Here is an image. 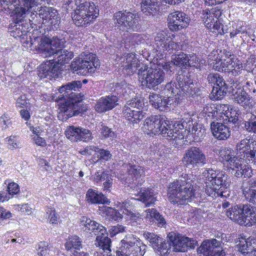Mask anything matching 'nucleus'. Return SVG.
<instances>
[{
	"instance_id": "obj_1",
	"label": "nucleus",
	"mask_w": 256,
	"mask_h": 256,
	"mask_svg": "<svg viewBox=\"0 0 256 256\" xmlns=\"http://www.w3.org/2000/svg\"><path fill=\"white\" fill-rule=\"evenodd\" d=\"M67 9L74 11L72 19L78 26H87L98 17L99 10L93 2L86 0H67Z\"/></svg>"
},
{
	"instance_id": "obj_2",
	"label": "nucleus",
	"mask_w": 256,
	"mask_h": 256,
	"mask_svg": "<svg viewBox=\"0 0 256 256\" xmlns=\"http://www.w3.org/2000/svg\"><path fill=\"white\" fill-rule=\"evenodd\" d=\"M206 192L212 197L226 198L230 196L228 176L222 172L208 170L204 173Z\"/></svg>"
},
{
	"instance_id": "obj_3",
	"label": "nucleus",
	"mask_w": 256,
	"mask_h": 256,
	"mask_svg": "<svg viewBox=\"0 0 256 256\" xmlns=\"http://www.w3.org/2000/svg\"><path fill=\"white\" fill-rule=\"evenodd\" d=\"M193 183L192 180L186 177L171 183L168 188L169 200L180 204L190 202L194 196Z\"/></svg>"
},
{
	"instance_id": "obj_4",
	"label": "nucleus",
	"mask_w": 256,
	"mask_h": 256,
	"mask_svg": "<svg viewBox=\"0 0 256 256\" xmlns=\"http://www.w3.org/2000/svg\"><path fill=\"white\" fill-rule=\"evenodd\" d=\"M80 224L84 231L96 236V244L106 252L108 255H111V240L108 236L105 228L86 216L81 218Z\"/></svg>"
},
{
	"instance_id": "obj_5",
	"label": "nucleus",
	"mask_w": 256,
	"mask_h": 256,
	"mask_svg": "<svg viewBox=\"0 0 256 256\" xmlns=\"http://www.w3.org/2000/svg\"><path fill=\"white\" fill-rule=\"evenodd\" d=\"M220 160L232 168V172L238 178L250 177L251 168L246 164V162L240 159L238 156H234V150L228 148H222L219 150Z\"/></svg>"
},
{
	"instance_id": "obj_6",
	"label": "nucleus",
	"mask_w": 256,
	"mask_h": 256,
	"mask_svg": "<svg viewBox=\"0 0 256 256\" xmlns=\"http://www.w3.org/2000/svg\"><path fill=\"white\" fill-rule=\"evenodd\" d=\"M99 66L100 62L96 55L88 52L74 59L71 63L70 69L78 75L86 76L89 73H94Z\"/></svg>"
},
{
	"instance_id": "obj_7",
	"label": "nucleus",
	"mask_w": 256,
	"mask_h": 256,
	"mask_svg": "<svg viewBox=\"0 0 256 256\" xmlns=\"http://www.w3.org/2000/svg\"><path fill=\"white\" fill-rule=\"evenodd\" d=\"M160 64H154L150 68L138 72L139 80L142 86L150 89L156 90L164 80L165 74Z\"/></svg>"
},
{
	"instance_id": "obj_8",
	"label": "nucleus",
	"mask_w": 256,
	"mask_h": 256,
	"mask_svg": "<svg viewBox=\"0 0 256 256\" xmlns=\"http://www.w3.org/2000/svg\"><path fill=\"white\" fill-rule=\"evenodd\" d=\"M30 41L26 40L27 47H32L34 46L41 50L42 55L45 57L48 56V51L50 50H58L64 46L66 40L64 38H60L57 36H54L52 39L46 36L38 37L33 36H30ZM25 44V42H24Z\"/></svg>"
},
{
	"instance_id": "obj_9",
	"label": "nucleus",
	"mask_w": 256,
	"mask_h": 256,
	"mask_svg": "<svg viewBox=\"0 0 256 256\" xmlns=\"http://www.w3.org/2000/svg\"><path fill=\"white\" fill-rule=\"evenodd\" d=\"M36 2V0H0V6L16 14V19L23 20Z\"/></svg>"
},
{
	"instance_id": "obj_10",
	"label": "nucleus",
	"mask_w": 256,
	"mask_h": 256,
	"mask_svg": "<svg viewBox=\"0 0 256 256\" xmlns=\"http://www.w3.org/2000/svg\"><path fill=\"white\" fill-rule=\"evenodd\" d=\"M65 102L62 104L59 108L58 117L62 121L66 120L70 118L82 114L87 108L82 102V98L77 99L63 98Z\"/></svg>"
},
{
	"instance_id": "obj_11",
	"label": "nucleus",
	"mask_w": 256,
	"mask_h": 256,
	"mask_svg": "<svg viewBox=\"0 0 256 256\" xmlns=\"http://www.w3.org/2000/svg\"><path fill=\"white\" fill-rule=\"evenodd\" d=\"M122 246L116 251L117 256H143L146 246L132 235L126 236L121 241Z\"/></svg>"
},
{
	"instance_id": "obj_12",
	"label": "nucleus",
	"mask_w": 256,
	"mask_h": 256,
	"mask_svg": "<svg viewBox=\"0 0 256 256\" xmlns=\"http://www.w3.org/2000/svg\"><path fill=\"white\" fill-rule=\"evenodd\" d=\"M200 14L203 22L210 30L220 34L225 33L218 19L222 14L220 8L216 7L210 10H204L200 12Z\"/></svg>"
},
{
	"instance_id": "obj_13",
	"label": "nucleus",
	"mask_w": 256,
	"mask_h": 256,
	"mask_svg": "<svg viewBox=\"0 0 256 256\" xmlns=\"http://www.w3.org/2000/svg\"><path fill=\"white\" fill-rule=\"evenodd\" d=\"M170 124V122L164 116H152L144 120L142 129L148 134H160L163 136V132L168 130Z\"/></svg>"
},
{
	"instance_id": "obj_14",
	"label": "nucleus",
	"mask_w": 256,
	"mask_h": 256,
	"mask_svg": "<svg viewBox=\"0 0 256 256\" xmlns=\"http://www.w3.org/2000/svg\"><path fill=\"white\" fill-rule=\"evenodd\" d=\"M236 154L240 159L245 158L256 164V141L250 136L242 140L236 145Z\"/></svg>"
},
{
	"instance_id": "obj_15",
	"label": "nucleus",
	"mask_w": 256,
	"mask_h": 256,
	"mask_svg": "<svg viewBox=\"0 0 256 256\" xmlns=\"http://www.w3.org/2000/svg\"><path fill=\"white\" fill-rule=\"evenodd\" d=\"M114 17L116 26L120 31L128 32L136 28L138 20L135 14L126 10L119 11Z\"/></svg>"
},
{
	"instance_id": "obj_16",
	"label": "nucleus",
	"mask_w": 256,
	"mask_h": 256,
	"mask_svg": "<svg viewBox=\"0 0 256 256\" xmlns=\"http://www.w3.org/2000/svg\"><path fill=\"white\" fill-rule=\"evenodd\" d=\"M144 102L138 98L128 101L123 108L124 116L132 123H138L144 116Z\"/></svg>"
},
{
	"instance_id": "obj_17",
	"label": "nucleus",
	"mask_w": 256,
	"mask_h": 256,
	"mask_svg": "<svg viewBox=\"0 0 256 256\" xmlns=\"http://www.w3.org/2000/svg\"><path fill=\"white\" fill-rule=\"evenodd\" d=\"M182 160L185 165L192 168L203 166L207 162L202 150L195 146H192L186 151Z\"/></svg>"
},
{
	"instance_id": "obj_18",
	"label": "nucleus",
	"mask_w": 256,
	"mask_h": 256,
	"mask_svg": "<svg viewBox=\"0 0 256 256\" xmlns=\"http://www.w3.org/2000/svg\"><path fill=\"white\" fill-rule=\"evenodd\" d=\"M178 126L180 129L184 128L185 132L187 130V133H190V134L193 136L194 140L196 142L203 138L206 134L205 128H202L200 124L194 125L191 116L188 114H184L182 120L181 124H178Z\"/></svg>"
},
{
	"instance_id": "obj_19",
	"label": "nucleus",
	"mask_w": 256,
	"mask_h": 256,
	"mask_svg": "<svg viewBox=\"0 0 256 256\" xmlns=\"http://www.w3.org/2000/svg\"><path fill=\"white\" fill-rule=\"evenodd\" d=\"M198 251L204 256H225V252L222 246V242L215 238L203 242Z\"/></svg>"
},
{
	"instance_id": "obj_20",
	"label": "nucleus",
	"mask_w": 256,
	"mask_h": 256,
	"mask_svg": "<svg viewBox=\"0 0 256 256\" xmlns=\"http://www.w3.org/2000/svg\"><path fill=\"white\" fill-rule=\"evenodd\" d=\"M155 49L161 55L166 52L170 50H176L178 48V44L172 41L168 36L166 33L161 31L156 34L154 38Z\"/></svg>"
},
{
	"instance_id": "obj_21",
	"label": "nucleus",
	"mask_w": 256,
	"mask_h": 256,
	"mask_svg": "<svg viewBox=\"0 0 256 256\" xmlns=\"http://www.w3.org/2000/svg\"><path fill=\"white\" fill-rule=\"evenodd\" d=\"M38 14L43 20V23H48L52 29L59 28L60 18L57 10L52 7L41 6L38 10Z\"/></svg>"
},
{
	"instance_id": "obj_22",
	"label": "nucleus",
	"mask_w": 256,
	"mask_h": 256,
	"mask_svg": "<svg viewBox=\"0 0 256 256\" xmlns=\"http://www.w3.org/2000/svg\"><path fill=\"white\" fill-rule=\"evenodd\" d=\"M169 238L172 244V251L176 252H185L188 248H194L196 245L195 240L182 235H171Z\"/></svg>"
},
{
	"instance_id": "obj_23",
	"label": "nucleus",
	"mask_w": 256,
	"mask_h": 256,
	"mask_svg": "<svg viewBox=\"0 0 256 256\" xmlns=\"http://www.w3.org/2000/svg\"><path fill=\"white\" fill-rule=\"evenodd\" d=\"M168 27L172 31H178L186 28L190 21L189 17L180 11L170 13L168 16Z\"/></svg>"
},
{
	"instance_id": "obj_24",
	"label": "nucleus",
	"mask_w": 256,
	"mask_h": 256,
	"mask_svg": "<svg viewBox=\"0 0 256 256\" xmlns=\"http://www.w3.org/2000/svg\"><path fill=\"white\" fill-rule=\"evenodd\" d=\"M116 61L119 66L123 68L124 73L132 75L135 72L139 66V62L133 54H124L121 56H117Z\"/></svg>"
},
{
	"instance_id": "obj_25",
	"label": "nucleus",
	"mask_w": 256,
	"mask_h": 256,
	"mask_svg": "<svg viewBox=\"0 0 256 256\" xmlns=\"http://www.w3.org/2000/svg\"><path fill=\"white\" fill-rule=\"evenodd\" d=\"M209 83L214 84L212 93L216 99H220L226 94L228 85L222 76L217 73H210L208 76Z\"/></svg>"
},
{
	"instance_id": "obj_26",
	"label": "nucleus",
	"mask_w": 256,
	"mask_h": 256,
	"mask_svg": "<svg viewBox=\"0 0 256 256\" xmlns=\"http://www.w3.org/2000/svg\"><path fill=\"white\" fill-rule=\"evenodd\" d=\"M14 16V22L11 24L9 28V32L10 33L11 36L14 37L16 38H20L24 40V36H26V39H28V24L24 22V19L21 20L20 18L16 19V14ZM31 36H29V37ZM30 40H22V42L25 44L24 46H26V44H24V42H26V40L30 41Z\"/></svg>"
},
{
	"instance_id": "obj_27",
	"label": "nucleus",
	"mask_w": 256,
	"mask_h": 256,
	"mask_svg": "<svg viewBox=\"0 0 256 256\" xmlns=\"http://www.w3.org/2000/svg\"><path fill=\"white\" fill-rule=\"evenodd\" d=\"M60 70V66L54 60H50L40 64L38 69V76L40 78L52 79L58 78Z\"/></svg>"
},
{
	"instance_id": "obj_28",
	"label": "nucleus",
	"mask_w": 256,
	"mask_h": 256,
	"mask_svg": "<svg viewBox=\"0 0 256 256\" xmlns=\"http://www.w3.org/2000/svg\"><path fill=\"white\" fill-rule=\"evenodd\" d=\"M131 188L134 192L136 191V193L132 194L137 198H133V199L142 201L146 204V206L148 207L152 204H154L156 200V198L154 196L156 193L152 188H140L138 184L136 186H132Z\"/></svg>"
},
{
	"instance_id": "obj_29",
	"label": "nucleus",
	"mask_w": 256,
	"mask_h": 256,
	"mask_svg": "<svg viewBox=\"0 0 256 256\" xmlns=\"http://www.w3.org/2000/svg\"><path fill=\"white\" fill-rule=\"evenodd\" d=\"M176 80L178 88L180 90V96L184 94H192L195 93L194 84L188 72L182 71L180 72L176 76Z\"/></svg>"
},
{
	"instance_id": "obj_30",
	"label": "nucleus",
	"mask_w": 256,
	"mask_h": 256,
	"mask_svg": "<svg viewBox=\"0 0 256 256\" xmlns=\"http://www.w3.org/2000/svg\"><path fill=\"white\" fill-rule=\"evenodd\" d=\"M255 238L252 234L247 238L244 235H240L238 238V242L236 246L238 251L244 256H252L256 251Z\"/></svg>"
},
{
	"instance_id": "obj_31",
	"label": "nucleus",
	"mask_w": 256,
	"mask_h": 256,
	"mask_svg": "<svg viewBox=\"0 0 256 256\" xmlns=\"http://www.w3.org/2000/svg\"><path fill=\"white\" fill-rule=\"evenodd\" d=\"M82 84L80 80H74L61 86L58 90L62 98L77 99L78 97L82 98L80 93H78L82 87Z\"/></svg>"
},
{
	"instance_id": "obj_32",
	"label": "nucleus",
	"mask_w": 256,
	"mask_h": 256,
	"mask_svg": "<svg viewBox=\"0 0 256 256\" xmlns=\"http://www.w3.org/2000/svg\"><path fill=\"white\" fill-rule=\"evenodd\" d=\"M118 98L116 96L102 97L97 101L96 104V110L99 113L110 110L118 104Z\"/></svg>"
},
{
	"instance_id": "obj_33",
	"label": "nucleus",
	"mask_w": 256,
	"mask_h": 256,
	"mask_svg": "<svg viewBox=\"0 0 256 256\" xmlns=\"http://www.w3.org/2000/svg\"><path fill=\"white\" fill-rule=\"evenodd\" d=\"M242 190L244 197L246 200L256 205V179L251 180L244 183Z\"/></svg>"
},
{
	"instance_id": "obj_34",
	"label": "nucleus",
	"mask_w": 256,
	"mask_h": 256,
	"mask_svg": "<svg viewBox=\"0 0 256 256\" xmlns=\"http://www.w3.org/2000/svg\"><path fill=\"white\" fill-rule=\"evenodd\" d=\"M48 52V56H53L55 62L58 65L68 63L74 57L72 51L64 48H60L58 50H50Z\"/></svg>"
},
{
	"instance_id": "obj_35",
	"label": "nucleus",
	"mask_w": 256,
	"mask_h": 256,
	"mask_svg": "<svg viewBox=\"0 0 256 256\" xmlns=\"http://www.w3.org/2000/svg\"><path fill=\"white\" fill-rule=\"evenodd\" d=\"M242 218L244 224L242 226H250L256 224V207L250 204L242 206Z\"/></svg>"
},
{
	"instance_id": "obj_36",
	"label": "nucleus",
	"mask_w": 256,
	"mask_h": 256,
	"mask_svg": "<svg viewBox=\"0 0 256 256\" xmlns=\"http://www.w3.org/2000/svg\"><path fill=\"white\" fill-rule=\"evenodd\" d=\"M214 136L220 140H225L230 136L228 127L222 123L213 122L210 125Z\"/></svg>"
},
{
	"instance_id": "obj_37",
	"label": "nucleus",
	"mask_w": 256,
	"mask_h": 256,
	"mask_svg": "<svg viewBox=\"0 0 256 256\" xmlns=\"http://www.w3.org/2000/svg\"><path fill=\"white\" fill-rule=\"evenodd\" d=\"M224 72L231 74L233 76L239 75L242 70V63L238 59L230 58L224 60Z\"/></svg>"
},
{
	"instance_id": "obj_38",
	"label": "nucleus",
	"mask_w": 256,
	"mask_h": 256,
	"mask_svg": "<svg viewBox=\"0 0 256 256\" xmlns=\"http://www.w3.org/2000/svg\"><path fill=\"white\" fill-rule=\"evenodd\" d=\"M66 250L70 254H77L78 250L82 248V240L79 236L74 235L68 237L64 244Z\"/></svg>"
},
{
	"instance_id": "obj_39",
	"label": "nucleus",
	"mask_w": 256,
	"mask_h": 256,
	"mask_svg": "<svg viewBox=\"0 0 256 256\" xmlns=\"http://www.w3.org/2000/svg\"><path fill=\"white\" fill-rule=\"evenodd\" d=\"M188 56L187 55L183 52L179 54L174 56L171 62H162V66L166 70L172 72V65H175L179 66H188Z\"/></svg>"
},
{
	"instance_id": "obj_40",
	"label": "nucleus",
	"mask_w": 256,
	"mask_h": 256,
	"mask_svg": "<svg viewBox=\"0 0 256 256\" xmlns=\"http://www.w3.org/2000/svg\"><path fill=\"white\" fill-rule=\"evenodd\" d=\"M175 126V124H170L166 132H163V136L168 140H175L183 139L185 136L184 128L180 129L178 126Z\"/></svg>"
},
{
	"instance_id": "obj_41",
	"label": "nucleus",
	"mask_w": 256,
	"mask_h": 256,
	"mask_svg": "<svg viewBox=\"0 0 256 256\" xmlns=\"http://www.w3.org/2000/svg\"><path fill=\"white\" fill-rule=\"evenodd\" d=\"M86 198L88 203L92 204H104L109 202L108 198L102 192H98L92 188L88 190Z\"/></svg>"
},
{
	"instance_id": "obj_42",
	"label": "nucleus",
	"mask_w": 256,
	"mask_h": 256,
	"mask_svg": "<svg viewBox=\"0 0 256 256\" xmlns=\"http://www.w3.org/2000/svg\"><path fill=\"white\" fill-rule=\"evenodd\" d=\"M218 50L212 51L208 55V62L212 69L218 72H224V60L222 61L220 58H218Z\"/></svg>"
},
{
	"instance_id": "obj_43",
	"label": "nucleus",
	"mask_w": 256,
	"mask_h": 256,
	"mask_svg": "<svg viewBox=\"0 0 256 256\" xmlns=\"http://www.w3.org/2000/svg\"><path fill=\"white\" fill-rule=\"evenodd\" d=\"M242 207L235 206L226 210V214L230 220L242 225V224H244V219H242Z\"/></svg>"
},
{
	"instance_id": "obj_44",
	"label": "nucleus",
	"mask_w": 256,
	"mask_h": 256,
	"mask_svg": "<svg viewBox=\"0 0 256 256\" xmlns=\"http://www.w3.org/2000/svg\"><path fill=\"white\" fill-rule=\"evenodd\" d=\"M142 11L146 14H154L158 9L157 0H142L141 2Z\"/></svg>"
},
{
	"instance_id": "obj_45",
	"label": "nucleus",
	"mask_w": 256,
	"mask_h": 256,
	"mask_svg": "<svg viewBox=\"0 0 256 256\" xmlns=\"http://www.w3.org/2000/svg\"><path fill=\"white\" fill-rule=\"evenodd\" d=\"M146 218L154 221L159 226H164L166 222L164 218L158 211L154 208H149L146 210Z\"/></svg>"
},
{
	"instance_id": "obj_46",
	"label": "nucleus",
	"mask_w": 256,
	"mask_h": 256,
	"mask_svg": "<svg viewBox=\"0 0 256 256\" xmlns=\"http://www.w3.org/2000/svg\"><path fill=\"white\" fill-rule=\"evenodd\" d=\"M232 99L242 106H248L250 98L248 94L243 90H239L233 95Z\"/></svg>"
},
{
	"instance_id": "obj_47",
	"label": "nucleus",
	"mask_w": 256,
	"mask_h": 256,
	"mask_svg": "<svg viewBox=\"0 0 256 256\" xmlns=\"http://www.w3.org/2000/svg\"><path fill=\"white\" fill-rule=\"evenodd\" d=\"M128 173L132 178V182L136 184L137 181L138 184L140 182L139 178L144 174V170L140 166H130L128 168Z\"/></svg>"
},
{
	"instance_id": "obj_48",
	"label": "nucleus",
	"mask_w": 256,
	"mask_h": 256,
	"mask_svg": "<svg viewBox=\"0 0 256 256\" xmlns=\"http://www.w3.org/2000/svg\"><path fill=\"white\" fill-rule=\"evenodd\" d=\"M180 90L174 82H170L168 83L164 90V92L168 98H172L176 95L180 96Z\"/></svg>"
},
{
	"instance_id": "obj_49",
	"label": "nucleus",
	"mask_w": 256,
	"mask_h": 256,
	"mask_svg": "<svg viewBox=\"0 0 256 256\" xmlns=\"http://www.w3.org/2000/svg\"><path fill=\"white\" fill-rule=\"evenodd\" d=\"M127 218L134 226L140 224L143 222L142 215L138 212L126 211Z\"/></svg>"
},
{
	"instance_id": "obj_50",
	"label": "nucleus",
	"mask_w": 256,
	"mask_h": 256,
	"mask_svg": "<svg viewBox=\"0 0 256 256\" xmlns=\"http://www.w3.org/2000/svg\"><path fill=\"white\" fill-rule=\"evenodd\" d=\"M144 36L137 33L130 34L126 40V42L129 43L132 46L140 44H144Z\"/></svg>"
},
{
	"instance_id": "obj_51",
	"label": "nucleus",
	"mask_w": 256,
	"mask_h": 256,
	"mask_svg": "<svg viewBox=\"0 0 256 256\" xmlns=\"http://www.w3.org/2000/svg\"><path fill=\"white\" fill-rule=\"evenodd\" d=\"M160 244H158L156 246L158 248V250L160 252V254L162 256H166L168 254L171 250H172V244L171 241H164L163 242L160 241Z\"/></svg>"
},
{
	"instance_id": "obj_52",
	"label": "nucleus",
	"mask_w": 256,
	"mask_h": 256,
	"mask_svg": "<svg viewBox=\"0 0 256 256\" xmlns=\"http://www.w3.org/2000/svg\"><path fill=\"white\" fill-rule=\"evenodd\" d=\"M204 60L200 59L195 54L188 56V66L200 68L204 64Z\"/></svg>"
},
{
	"instance_id": "obj_53",
	"label": "nucleus",
	"mask_w": 256,
	"mask_h": 256,
	"mask_svg": "<svg viewBox=\"0 0 256 256\" xmlns=\"http://www.w3.org/2000/svg\"><path fill=\"white\" fill-rule=\"evenodd\" d=\"M78 130H80V128L70 126L65 132L66 138L72 141H77L79 133Z\"/></svg>"
},
{
	"instance_id": "obj_54",
	"label": "nucleus",
	"mask_w": 256,
	"mask_h": 256,
	"mask_svg": "<svg viewBox=\"0 0 256 256\" xmlns=\"http://www.w3.org/2000/svg\"><path fill=\"white\" fill-rule=\"evenodd\" d=\"M51 246L46 242H41L38 244L36 249L37 254L40 256H46L49 254Z\"/></svg>"
},
{
	"instance_id": "obj_55",
	"label": "nucleus",
	"mask_w": 256,
	"mask_h": 256,
	"mask_svg": "<svg viewBox=\"0 0 256 256\" xmlns=\"http://www.w3.org/2000/svg\"><path fill=\"white\" fill-rule=\"evenodd\" d=\"M248 121L245 123V127L248 132L256 134V115L250 114Z\"/></svg>"
},
{
	"instance_id": "obj_56",
	"label": "nucleus",
	"mask_w": 256,
	"mask_h": 256,
	"mask_svg": "<svg viewBox=\"0 0 256 256\" xmlns=\"http://www.w3.org/2000/svg\"><path fill=\"white\" fill-rule=\"evenodd\" d=\"M78 140H82L84 142H88L92 140V134L88 130L80 128Z\"/></svg>"
},
{
	"instance_id": "obj_57",
	"label": "nucleus",
	"mask_w": 256,
	"mask_h": 256,
	"mask_svg": "<svg viewBox=\"0 0 256 256\" xmlns=\"http://www.w3.org/2000/svg\"><path fill=\"white\" fill-rule=\"evenodd\" d=\"M133 206L132 202L128 200L122 202H118L117 206L118 210H120L122 214L126 216V211H132L131 209L132 208Z\"/></svg>"
},
{
	"instance_id": "obj_58",
	"label": "nucleus",
	"mask_w": 256,
	"mask_h": 256,
	"mask_svg": "<svg viewBox=\"0 0 256 256\" xmlns=\"http://www.w3.org/2000/svg\"><path fill=\"white\" fill-rule=\"evenodd\" d=\"M144 236L150 243L156 244V246L161 241V238L154 233L144 232Z\"/></svg>"
},
{
	"instance_id": "obj_59",
	"label": "nucleus",
	"mask_w": 256,
	"mask_h": 256,
	"mask_svg": "<svg viewBox=\"0 0 256 256\" xmlns=\"http://www.w3.org/2000/svg\"><path fill=\"white\" fill-rule=\"evenodd\" d=\"M5 142L8 143V147L10 150L19 148V142L14 136H11L5 138Z\"/></svg>"
},
{
	"instance_id": "obj_60",
	"label": "nucleus",
	"mask_w": 256,
	"mask_h": 256,
	"mask_svg": "<svg viewBox=\"0 0 256 256\" xmlns=\"http://www.w3.org/2000/svg\"><path fill=\"white\" fill-rule=\"evenodd\" d=\"M30 105L25 95L19 96L16 101V106L19 108H28Z\"/></svg>"
},
{
	"instance_id": "obj_61",
	"label": "nucleus",
	"mask_w": 256,
	"mask_h": 256,
	"mask_svg": "<svg viewBox=\"0 0 256 256\" xmlns=\"http://www.w3.org/2000/svg\"><path fill=\"white\" fill-rule=\"evenodd\" d=\"M46 214H48V220L51 224H56L58 218L56 214V210L54 208H49L47 209Z\"/></svg>"
},
{
	"instance_id": "obj_62",
	"label": "nucleus",
	"mask_w": 256,
	"mask_h": 256,
	"mask_svg": "<svg viewBox=\"0 0 256 256\" xmlns=\"http://www.w3.org/2000/svg\"><path fill=\"white\" fill-rule=\"evenodd\" d=\"M109 174L108 172L106 171L96 172L94 175L93 180L97 183L104 181Z\"/></svg>"
},
{
	"instance_id": "obj_63",
	"label": "nucleus",
	"mask_w": 256,
	"mask_h": 256,
	"mask_svg": "<svg viewBox=\"0 0 256 256\" xmlns=\"http://www.w3.org/2000/svg\"><path fill=\"white\" fill-rule=\"evenodd\" d=\"M106 212L108 214L110 215L112 218L115 220L121 219L122 218V214L118 212V210H116L112 208H107Z\"/></svg>"
},
{
	"instance_id": "obj_64",
	"label": "nucleus",
	"mask_w": 256,
	"mask_h": 256,
	"mask_svg": "<svg viewBox=\"0 0 256 256\" xmlns=\"http://www.w3.org/2000/svg\"><path fill=\"white\" fill-rule=\"evenodd\" d=\"M7 190L9 194H16L20 192L18 185L15 182H10L8 186Z\"/></svg>"
}]
</instances>
